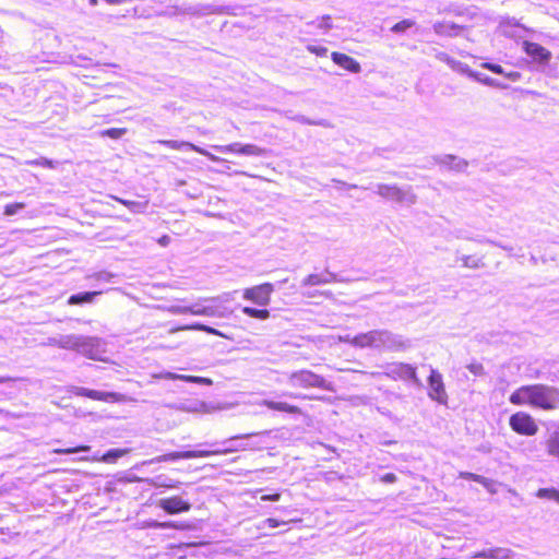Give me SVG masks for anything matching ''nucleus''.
I'll return each mask as SVG.
<instances>
[{
	"instance_id": "1",
	"label": "nucleus",
	"mask_w": 559,
	"mask_h": 559,
	"mask_svg": "<svg viewBox=\"0 0 559 559\" xmlns=\"http://www.w3.org/2000/svg\"><path fill=\"white\" fill-rule=\"evenodd\" d=\"M514 405H531L545 411L559 408V390L545 384L523 385L509 399Z\"/></svg>"
},
{
	"instance_id": "2",
	"label": "nucleus",
	"mask_w": 559,
	"mask_h": 559,
	"mask_svg": "<svg viewBox=\"0 0 559 559\" xmlns=\"http://www.w3.org/2000/svg\"><path fill=\"white\" fill-rule=\"evenodd\" d=\"M356 348L397 350L409 346L408 341L389 330H371L355 335Z\"/></svg>"
},
{
	"instance_id": "3",
	"label": "nucleus",
	"mask_w": 559,
	"mask_h": 559,
	"mask_svg": "<svg viewBox=\"0 0 559 559\" xmlns=\"http://www.w3.org/2000/svg\"><path fill=\"white\" fill-rule=\"evenodd\" d=\"M59 348L75 350L91 359H97L103 352L100 338L76 334L60 335Z\"/></svg>"
},
{
	"instance_id": "4",
	"label": "nucleus",
	"mask_w": 559,
	"mask_h": 559,
	"mask_svg": "<svg viewBox=\"0 0 559 559\" xmlns=\"http://www.w3.org/2000/svg\"><path fill=\"white\" fill-rule=\"evenodd\" d=\"M287 381L288 384L293 388H319L326 391H334L331 382L326 381L323 377L307 369L289 373Z\"/></svg>"
},
{
	"instance_id": "5",
	"label": "nucleus",
	"mask_w": 559,
	"mask_h": 559,
	"mask_svg": "<svg viewBox=\"0 0 559 559\" xmlns=\"http://www.w3.org/2000/svg\"><path fill=\"white\" fill-rule=\"evenodd\" d=\"M377 193L383 199L411 206L416 203L417 195L411 186L401 188L396 185H377Z\"/></svg>"
},
{
	"instance_id": "6",
	"label": "nucleus",
	"mask_w": 559,
	"mask_h": 559,
	"mask_svg": "<svg viewBox=\"0 0 559 559\" xmlns=\"http://www.w3.org/2000/svg\"><path fill=\"white\" fill-rule=\"evenodd\" d=\"M230 296L231 294L227 293L223 296L201 298L198 302H195V310L193 311V316L226 318L228 312L226 311V308L222 306V304L228 301Z\"/></svg>"
},
{
	"instance_id": "7",
	"label": "nucleus",
	"mask_w": 559,
	"mask_h": 559,
	"mask_svg": "<svg viewBox=\"0 0 559 559\" xmlns=\"http://www.w3.org/2000/svg\"><path fill=\"white\" fill-rule=\"evenodd\" d=\"M373 377L384 376L392 380H401V381H412L416 386H421L423 383L418 379L416 373V368L409 364L405 362H391L384 366V371L372 372Z\"/></svg>"
},
{
	"instance_id": "8",
	"label": "nucleus",
	"mask_w": 559,
	"mask_h": 559,
	"mask_svg": "<svg viewBox=\"0 0 559 559\" xmlns=\"http://www.w3.org/2000/svg\"><path fill=\"white\" fill-rule=\"evenodd\" d=\"M234 450L235 449H217V450H193V451L171 452V453L156 456V457L147 461L146 463L152 464V463L176 461V460H180V459L207 457L211 455L228 454L229 452H231Z\"/></svg>"
},
{
	"instance_id": "9",
	"label": "nucleus",
	"mask_w": 559,
	"mask_h": 559,
	"mask_svg": "<svg viewBox=\"0 0 559 559\" xmlns=\"http://www.w3.org/2000/svg\"><path fill=\"white\" fill-rule=\"evenodd\" d=\"M511 429L522 436L532 437L538 431L535 419L525 412H516L509 418Z\"/></svg>"
},
{
	"instance_id": "10",
	"label": "nucleus",
	"mask_w": 559,
	"mask_h": 559,
	"mask_svg": "<svg viewBox=\"0 0 559 559\" xmlns=\"http://www.w3.org/2000/svg\"><path fill=\"white\" fill-rule=\"evenodd\" d=\"M71 392L75 395L86 396L92 400L104 401V402H133L134 400L121 393L116 392H102L97 390H91L82 386L72 388Z\"/></svg>"
},
{
	"instance_id": "11",
	"label": "nucleus",
	"mask_w": 559,
	"mask_h": 559,
	"mask_svg": "<svg viewBox=\"0 0 559 559\" xmlns=\"http://www.w3.org/2000/svg\"><path fill=\"white\" fill-rule=\"evenodd\" d=\"M156 506L170 515L189 512L192 508L191 502L181 495L162 498Z\"/></svg>"
},
{
	"instance_id": "12",
	"label": "nucleus",
	"mask_w": 559,
	"mask_h": 559,
	"mask_svg": "<svg viewBox=\"0 0 559 559\" xmlns=\"http://www.w3.org/2000/svg\"><path fill=\"white\" fill-rule=\"evenodd\" d=\"M274 292V286L271 283H263L258 286L246 288L243 290V298L250 300L259 306H267L271 301V295Z\"/></svg>"
},
{
	"instance_id": "13",
	"label": "nucleus",
	"mask_w": 559,
	"mask_h": 559,
	"mask_svg": "<svg viewBox=\"0 0 559 559\" xmlns=\"http://www.w3.org/2000/svg\"><path fill=\"white\" fill-rule=\"evenodd\" d=\"M428 396L437 401L439 404H447L448 402V394L445 392L442 374L431 368L430 376L428 377Z\"/></svg>"
},
{
	"instance_id": "14",
	"label": "nucleus",
	"mask_w": 559,
	"mask_h": 559,
	"mask_svg": "<svg viewBox=\"0 0 559 559\" xmlns=\"http://www.w3.org/2000/svg\"><path fill=\"white\" fill-rule=\"evenodd\" d=\"M213 148L221 153H235L246 156H262L266 150L255 144H241L238 142L228 145H213Z\"/></svg>"
},
{
	"instance_id": "15",
	"label": "nucleus",
	"mask_w": 559,
	"mask_h": 559,
	"mask_svg": "<svg viewBox=\"0 0 559 559\" xmlns=\"http://www.w3.org/2000/svg\"><path fill=\"white\" fill-rule=\"evenodd\" d=\"M523 49L526 55L533 59L534 62L542 66L548 64L552 56L548 49L533 41H523Z\"/></svg>"
},
{
	"instance_id": "16",
	"label": "nucleus",
	"mask_w": 559,
	"mask_h": 559,
	"mask_svg": "<svg viewBox=\"0 0 559 559\" xmlns=\"http://www.w3.org/2000/svg\"><path fill=\"white\" fill-rule=\"evenodd\" d=\"M157 143L162 144L164 146H167L169 148L177 150V151L182 150V148H189L191 151H194L199 154L206 156L207 158H210L213 162H222L223 160L221 157H218V156L210 153L209 151H206L200 146H197L190 142L176 141V140H159V141H157Z\"/></svg>"
},
{
	"instance_id": "17",
	"label": "nucleus",
	"mask_w": 559,
	"mask_h": 559,
	"mask_svg": "<svg viewBox=\"0 0 559 559\" xmlns=\"http://www.w3.org/2000/svg\"><path fill=\"white\" fill-rule=\"evenodd\" d=\"M152 378L166 379V380H180V381H185V382H191V383H198V384H204V385L213 384V381L210 378L188 376V374H178V373L169 372V371L153 373Z\"/></svg>"
},
{
	"instance_id": "18",
	"label": "nucleus",
	"mask_w": 559,
	"mask_h": 559,
	"mask_svg": "<svg viewBox=\"0 0 559 559\" xmlns=\"http://www.w3.org/2000/svg\"><path fill=\"white\" fill-rule=\"evenodd\" d=\"M514 552L504 547H496L476 551L471 555L472 559H511Z\"/></svg>"
},
{
	"instance_id": "19",
	"label": "nucleus",
	"mask_w": 559,
	"mask_h": 559,
	"mask_svg": "<svg viewBox=\"0 0 559 559\" xmlns=\"http://www.w3.org/2000/svg\"><path fill=\"white\" fill-rule=\"evenodd\" d=\"M433 32L439 36L456 37L461 35L463 26L450 21H439L432 25Z\"/></svg>"
},
{
	"instance_id": "20",
	"label": "nucleus",
	"mask_w": 559,
	"mask_h": 559,
	"mask_svg": "<svg viewBox=\"0 0 559 559\" xmlns=\"http://www.w3.org/2000/svg\"><path fill=\"white\" fill-rule=\"evenodd\" d=\"M334 282H345V280H340L336 274L326 271L322 274H310L305 277L301 282L302 286H316L321 284H330Z\"/></svg>"
},
{
	"instance_id": "21",
	"label": "nucleus",
	"mask_w": 559,
	"mask_h": 559,
	"mask_svg": "<svg viewBox=\"0 0 559 559\" xmlns=\"http://www.w3.org/2000/svg\"><path fill=\"white\" fill-rule=\"evenodd\" d=\"M331 58L337 66L352 73H359L361 71L359 62L348 55L334 51Z\"/></svg>"
},
{
	"instance_id": "22",
	"label": "nucleus",
	"mask_w": 559,
	"mask_h": 559,
	"mask_svg": "<svg viewBox=\"0 0 559 559\" xmlns=\"http://www.w3.org/2000/svg\"><path fill=\"white\" fill-rule=\"evenodd\" d=\"M224 407L219 405H213L210 403H206L204 401H195L191 404H181L177 407V409L189 412V413H205L210 414L219 409H223Z\"/></svg>"
},
{
	"instance_id": "23",
	"label": "nucleus",
	"mask_w": 559,
	"mask_h": 559,
	"mask_svg": "<svg viewBox=\"0 0 559 559\" xmlns=\"http://www.w3.org/2000/svg\"><path fill=\"white\" fill-rule=\"evenodd\" d=\"M544 445L546 453L559 461V427L548 430Z\"/></svg>"
},
{
	"instance_id": "24",
	"label": "nucleus",
	"mask_w": 559,
	"mask_h": 559,
	"mask_svg": "<svg viewBox=\"0 0 559 559\" xmlns=\"http://www.w3.org/2000/svg\"><path fill=\"white\" fill-rule=\"evenodd\" d=\"M130 452L129 449H111L107 451L99 461L104 463H115L118 459L124 456ZM80 461H98V457L94 456L92 459H88L86 456L81 457Z\"/></svg>"
},
{
	"instance_id": "25",
	"label": "nucleus",
	"mask_w": 559,
	"mask_h": 559,
	"mask_svg": "<svg viewBox=\"0 0 559 559\" xmlns=\"http://www.w3.org/2000/svg\"><path fill=\"white\" fill-rule=\"evenodd\" d=\"M260 405H264L270 409L286 412L289 414H301V409L298 406L290 405L285 402H274L270 400H263L259 403Z\"/></svg>"
},
{
	"instance_id": "26",
	"label": "nucleus",
	"mask_w": 559,
	"mask_h": 559,
	"mask_svg": "<svg viewBox=\"0 0 559 559\" xmlns=\"http://www.w3.org/2000/svg\"><path fill=\"white\" fill-rule=\"evenodd\" d=\"M146 526L151 527V528H160V530L171 528V530H180V531L190 528V525L185 522H174V521L158 522L155 520L147 522Z\"/></svg>"
},
{
	"instance_id": "27",
	"label": "nucleus",
	"mask_w": 559,
	"mask_h": 559,
	"mask_svg": "<svg viewBox=\"0 0 559 559\" xmlns=\"http://www.w3.org/2000/svg\"><path fill=\"white\" fill-rule=\"evenodd\" d=\"M439 164L449 167L450 169L461 171L467 167V163L464 159L457 158L453 155H445L439 159Z\"/></svg>"
},
{
	"instance_id": "28",
	"label": "nucleus",
	"mask_w": 559,
	"mask_h": 559,
	"mask_svg": "<svg viewBox=\"0 0 559 559\" xmlns=\"http://www.w3.org/2000/svg\"><path fill=\"white\" fill-rule=\"evenodd\" d=\"M463 267L478 270L485 266L484 258L473 254H463L459 258Z\"/></svg>"
},
{
	"instance_id": "29",
	"label": "nucleus",
	"mask_w": 559,
	"mask_h": 559,
	"mask_svg": "<svg viewBox=\"0 0 559 559\" xmlns=\"http://www.w3.org/2000/svg\"><path fill=\"white\" fill-rule=\"evenodd\" d=\"M148 485L155 487V488H165V489H175L178 488V485L180 481L163 478V476H158L155 478H146L144 479Z\"/></svg>"
},
{
	"instance_id": "30",
	"label": "nucleus",
	"mask_w": 559,
	"mask_h": 559,
	"mask_svg": "<svg viewBox=\"0 0 559 559\" xmlns=\"http://www.w3.org/2000/svg\"><path fill=\"white\" fill-rule=\"evenodd\" d=\"M100 294H102V292H86V293H80L76 295H72L69 298L68 304L69 305L90 304V302H93L94 298Z\"/></svg>"
},
{
	"instance_id": "31",
	"label": "nucleus",
	"mask_w": 559,
	"mask_h": 559,
	"mask_svg": "<svg viewBox=\"0 0 559 559\" xmlns=\"http://www.w3.org/2000/svg\"><path fill=\"white\" fill-rule=\"evenodd\" d=\"M242 312L251 318L266 320L270 318V311L266 309H255L251 307H243Z\"/></svg>"
},
{
	"instance_id": "32",
	"label": "nucleus",
	"mask_w": 559,
	"mask_h": 559,
	"mask_svg": "<svg viewBox=\"0 0 559 559\" xmlns=\"http://www.w3.org/2000/svg\"><path fill=\"white\" fill-rule=\"evenodd\" d=\"M178 330H197V331L206 332L209 334L223 336V334L218 330H216V329H214L212 326L205 325V324H201V323H195V324H191V325L181 326Z\"/></svg>"
},
{
	"instance_id": "33",
	"label": "nucleus",
	"mask_w": 559,
	"mask_h": 559,
	"mask_svg": "<svg viewBox=\"0 0 559 559\" xmlns=\"http://www.w3.org/2000/svg\"><path fill=\"white\" fill-rule=\"evenodd\" d=\"M540 499H551L559 503V491L555 488H540L536 492Z\"/></svg>"
},
{
	"instance_id": "34",
	"label": "nucleus",
	"mask_w": 559,
	"mask_h": 559,
	"mask_svg": "<svg viewBox=\"0 0 559 559\" xmlns=\"http://www.w3.org/2000/svg\"><path fill=\"white\" fill-rule=\"evenodd\" d=\"M166 310L171 314H193V311L195 310V304L192 306L171 305L167 307Z\"/></svg>"
},
{
	"instance_id": "35",
	"label": "nucleus",
	"mask_w": 559,
	"mask_h": 559,
	"mask_svg": "<svg viewBox=\"0 0 559 559\" xmlns=\"http://www.w3.org/2000/svg\"><path fill=\"white\" fill-rule=\"evenodd\" d=\"M473 78H475L478 82H480L484 85L491 86V87H498V88H506L507 86L498 82L496 79H492L490 76H483L477 73L472 74Z\"/></svg>"
},
{
	"instance_id": "36",
	"label": "nucleus",
	"mask_w": 559,
	"mask_h": 559,
	"mask_svg": "<svg viewBox=\"0 0 559 559\" xmlns=\"http://www.w3.org/2000/svg\"><path fill=\"white\" fill-rule=\"evenodd\" d=\"M415 25V22L413 20H408V19H405L396 24H394L392 27H391V31L393 33H403L405 32L406 29L413 27Z\"/></svg>"
},
{
	"instance_id": "37",
	"label": "nucleus",
	"mask_w": 559,
	"mask_h": 559,
	"mask_svg": "<svg viewBox=\"0 0 559 559\" xmlns=\"http://www.w3.org/2000/svg\"><path fill=\"white\" fill-rule=\"evenodd\" d=\"M91 450L90 445H79L75 448H67V449H55L52 452L57 454H72L79 452H88Z\"/></svg>"
},
{
	"instance_id": "38",
	"label": "nucleus",
	"mask_w": 559,
	"mask_h": 559,
	"mask_svg": "<svg viewBox=\"0 0 559 559\" xmlns=\"http://www.w3.org/2000/svg\"><path fill=\"white\" fill-rule=\"evenodd\" d=\"M293 119L295 121L299 122V123H302V124L322 126V127H328L329 126L324 120L313 121V120H310L309 118H307L305 116H296Z\"/></svg>"
},
{
	"instance_id": "39",
	"label": "nucleus",
	"mask_w": 559,
	"mask_h": 559,
	"mask_svg": "<svg viewBox=\"0 0 559 559\" xmlns=\"http://www.w3.org/2000/svg\"><path fill=\"white\" fill-rule=\"evenodd\" d=\"M26 164L35 165V166H41V167H47V168H55L56 167L55 162H52L50 159H47L45 157H41V158H38V159H34V160H28V162H26Z\"/></svg>"
},
{
	"instance_id": "40",
	"label": "nucleus",
	"mask_w": 559,
	"mask_h": 559,
	"mask_svg": "<svg viewBox=\"0 0 559 559\" xmlns=\"http://www.w3.org/2000/svg\"><path fill=\"white\" fill-rule=\"evenodd\" d=\"M25 207V204L24 203H12V204H8L5 205L4 207V214L7 216H12V215H15L20 210L24 209Z\"/></svg>"
},
{
	"instance_id": "41",
	"label": "nucleus",
	"mask_w": 559,
	"mask_h": 559,
	"mask_svg": "<svg viewBox=\"0 0 559 559\" xmlns=\"http://www.w3.org/2000/svg\"><path fill=\"white\" fill-rule=\"evenodd\" d=\"M478 483L483 485L490 493L497 492L496 481H493L492 479L483 476L481 479H478Z\"/></svg>"
},
{
	"instance_id": "42",
	"label": "nucleus",
	"mask_w": 559,
	"mask_h": 559,
	"mask_svg": "<svg viewBox=\"0 0 559 559\" xmlns=\"http://www.w3.org/2000/svg\"><path fill=\"white\" fill-rule=\"evenodd\" d=\"M126 133V129L111 128L107 129L103 132V135L109 136L111 139H119Z\"/></svg>"
},
{
	"instance_id": "43",
	"label": "nucleus",
	"mask_w": 559,
	"mask_h": 559,
	"mask_svg": "<svg viewBox=\"0 0 559 559\" xmlns=\"http://www.w3.org/2000/svg\"><path fill=\"white\" fill-rule=\"evenodd\" d=\"M307 50L311 53H314L319 57H325L328 53V48L323 46L308 45Z\"/></svg>"
},
{
	"instance_id": "44",
	"label": "nucleus",
	"mask_w": 559,
	"mask_h": 559,
	"mask_svg": "<svg viewBox=\"0 0 559 559\" xmlns=\"http://www.w3.org/2000/svg\"><path fill=\"white\" fill-rule=\"evenodd\" d=\"M481 67L492 71L493 73L501 74L503 76L506 75L504 69L501 66H499V64H495V63H490V62H485V63L481 64Z\"/></svg>"
},
{
	"instance_id": "45",
	"label": "nucleus",
	"mask_w": 559,
	"mask_h": 559,
	"mask_svg": "<svg viewBox=\"0 0 559 559\" xmlns=\"http://www.w3.org/2000/svg\"><path fill=\"white\" fill-rule=\"evenodd\" d=\"M259 433H243V435H237V436H233L230 437L229 439L227 440H224L222 443L223 444H229L231 443L233 441H236V440H240V439H248V438H251L253 436H258Z\"/></svg>"
},
{
	"instance_id": "46",
	"label": "nucleus",
	"mask_w": 559,
	"mask_h": 559,
	"mask_svg": "<svg viewBox=\"0 0 559 559\" xmlns=\"http://www.w3.org/2000/svg\"><path fill=\"white\" fill-rule=\"evenodd\" d=\"M467 369L475 376L484 374V367L480 364H471L467 366Z\"/></svg>"
},
{
	"instance_id": "47",
	"label": "nucleus",
	"mask_w": 559,
	"mask_h": 559,
	"mask_svg": "<svg viewBox=\"0 0 559 559\" xmlns=\"http://www.w3.org/2000/svg\"><path fill=\"white\" fill-rule=\"evenodd\" d=\"M460 477L464 478V479L474 480L476 483H478V479L483 478L481 475H477V474L469 473V472H462V473H460Z\"/></svg>"
},
{
	"instance_id": "48",
	"label": "nucleus",
	"mask_w": 559,
	"mask_h": 559,
	"mask_svg": "<svg viewBox=\"0 0 559 559\" xmlns=\"http://www.w3.org/2000/svg\"><path fill=\"white\" fill-rule=\"evenodd\" d=\"M281 524H285V522H280L276 519H272V518L266 519L263 522V526H267L270 528H275V527L280 526Z\"/></svg>"
},
{
	"instance_id": "49",
	"label": "nucleus",
	"mask_w": 559,
	"mask_h": 559,
	"mask_svg": "<svg viewBox=\"0 0 559 559\" xmlns=\"http://www.w3.org/2000/svg\"><path fill=\"white\" fill-rule=\"evenodd\" d=\"M318 27L323 28V29H330L332 27L330 16L321 17V20L318 24Z\"/></svg>"
},
{
	"instance_id": "50",
	"label": "nucleus",
	"mask_w": 559,
	"mask_h": 559,
	"mask_svg": "<svg viewBox=\"0 0 559 559\" xmlns=\"http://www.w3.org/2000/svg\"><path fill=\"white\" fill-rule=\"evenodd\" d=\"M397 479L396 475L393 474V473H388V474H384L382 477H381V481L383 483H386V484H393L395 483Z\"/></svg>"
},
{
	"instance_id": "51",
	"label": "nucleus",
	"mask_w": 559,
	"mask_h": 559,
	"mask_svg": "<svg viewBox=\"0 0 559 559\" xmlns=\"http://www.w3.org/2000/svg\"><path fill=\"white\" fill-rule=\"evenodd\" d=\"M112 277V274L108 273V272H99L97 274H95V278L97 281H103V282H109Z\"/></svg>"
},
{
	"instance_id": "52",
	"label": "nucleus",
	"mask_w": 559,
	"mask_h": 559,
	"mask_svg": "<svg viewBox=\"0 0 559 559\" xmlns=\"http://www.w3.org/2000/svg\"><path fill=\"white\" fill-rule=\"evenodd\" d=\"M337 340H338V342L347 343V344H349V345L355 347V343H354L355 336H350L348 334L347 335H340L337 337Z\"/></svg>"
},
{
	"instance_id": "53",
	"label": "nucleus",
	"mask_w": 559,
	"mask_h": 559,
	"mask_svg": "<svg viewBox=\"0 0 559 559\" xmlns=\"http://www.w3.org/2000/svg\"><path fill=\"white\" fill-rule=\"evenodd\" d=\"M504 76L512 82H516L521 79V73L516 72V71H510V72H506Z\"/></svg>"
},
{
	"instance_id": "54",
	"label": "nucleus",
	"mask_w": 559,
	"mask_h": 559,
	"mask_svg": "<svg viewBox=\"0 0 559 559\" xmlns=\"http://www.w3.org/2000/svg\"><path fill=\"white\" fill-rule=\"evenodd\" d=\"M281 498L280 493L264 495L261 497L262 501H278Z\"/></svg>"
},
{
	"instance_id": "55",
	"label": "nucleus",
	"mask_w": 559,
	"mask_h": 559,
	"mask_svg": "<svg viewBox=\"0 0 559 559\" xmlns=\"http://www.w3.org/2000/svg\"><path fill=\"white\" fill-rule=\"evenodd\" d=\"M59 342H60V335L59 336H55V337H49L47 340L46 344L49 345V346H57V347H59Z\"/></svg>"
},
{
	"instance_id": "56",
	"label": "nucleus",
	"mask_w": 559,
	"mask_h": 559,
	"mask_svg": "<svg viewBox=\"0 0 559 559\" xmlns=\"http://www.w3.org/2000/svg\"><path fill=\"white\" fill-rule=\"evenodd\" d=\"M121 203H123L126 206H128L129 209L133 210V211H136V209L140 206L139 203L136 202H133V201H123V200H120Z\"/></svg>"
},
{
	"instance_id": "57",
	"label": "nucleus",
	"mask_w": 559,
	"mask_h": 559,
	"mask_svg": "<svg viewBox=\"0 0 559 559\" xmlns=\"http://www.w3.org/2000/svg\"><path fill=\"white\" fill-rule=\"evenodd\" d=\"M169 242H170V237H169V236H167V235H164V236H162V237L158 239V243H159L160 246H163V247L168 246V245H169Z\"/></svg>"
},
{
	"instance_id": "58",
	"label": "nucleus",
	"mask_w": 559,
	"mask_h": 559,
	"mask_svg": "<svg viewBox=\"0 0 559 559\" xmlns=\"http://www.w3.org/2000/svg\"><path fill=\"white\" fill-rule=\"evenodd\" d=\"M227 449H235V450H234V452H235V451H238V450H247V445H246V444L238 443V445H235V447H234V445H230V447H228ZM230 453H233V451H231Z\"/></svg>"
},
{
	"instance_id": "59",
	"label": "nucleus",
	"mask_w": 559,
	"mask_h": 559,
	"mask_svg": "<svg viewBox=\"0 0 559 559\" xmlns=\"http://www.w3.org/2000/svg\"><path fill=\"white\" fill-rule=\"evenodd\" d=\"M343 187H346L348 189H356L358 188L357 185H349V183H346V182H343V181H338Z\"/></svg>"
},
{
	"instance_id": "60",
	"label": "nucleus",
	"mask_w": 559,
	"mask_h": 559,
	"mask_svg": "<svg viewBox=\"0 0 559 559\" xmlns=\"http://www.w3.org/2000/svg\"><path fill=\"white\" fill-rule=\"evenodd\" d=\"M320 295L324 296L325 298H332L333 297V294L330 290L321 292Z\"/></svg>"
},
{
	"instance_id": "61",
	"label": "nucleus",
	"mask_w": 559,
	"mask_h": 559,
	"mask_svg": "<svg viewBox=\"0 0 559 559\" xmlns=\"http://www.w3.org/2000/svg\"><path fill=\"white\" fill-rule=\"evenodd\" d=\"M109 4H120L123 3L124 0H105Z\"/></svg>"
},
{
	"instance_id": "62",
	"label": "nucleus",
	"mask_w": 559,
	"mask_h": 559,
	"mask_svg": "<svg viewBox=\"0 0 559 559\" xmlns=\"http://www.w3.org/2000/svg\"><path fill=\"white\" fill-rule=\"evenodd\" d=\"M8 381H11V378H9V377H0V383H5Z\"/></svg>"
},
{
	"instance_id": "63",
	"label": "nucleus",
	"mask_w": 559,
	"mask_h": 559,
	"mask_svg": "<svg viewBox=\"0 0 559 559\" xmlns=\"http://www.w3.org/2000/svg\"><path fill=\"white\" fill-rule=\"evenodd\" d=\"M304 295H305L306 297H308V298H311V297H314V296H316V294H314V293H305Z\"/></svg>"
},
{
	"instance_id": "64",
	"label": "nucleus",
	"mask_w": 559,
	"mask_h": 559,
	"mask_svg": "<svg viewBox=\"0 0 559 559\" xmlns=\"http://www.w3.org/2000/svg\"><path fill=\"white\" fill-rule=\"evenodd\" d=\"M91 4L92 5H96L97 4V0H90Z\"/></svg>"
}]
</instances>
